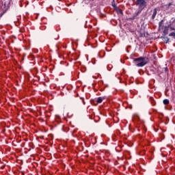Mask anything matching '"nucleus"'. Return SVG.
Returning <instances> with one entry per match:
<instances>
[{"mask_svg": "<svg viewBox=\"0 0 175 175\" xmlns=\"http://www.w3.org/2000/svg\"><path fill=\"white\" fill-rule=\"evenodd\" d=\"M134 62L136 66H138V68H142V66H144L148 64V58L146 57H140L134 59Z\"/></svg>", "mask_w": 175, "mask_h": 175, "instance_id": "1", "label": "nucleus"}, {"mask_svg": "<svg viewBox=\"0 0 175 175\" xmlns=\"http://www.w3.org/2000/svg\"><path fill=\"white\" fill-rule=\"evenodd\" d=\"M136 5L139 6L140 9L143 10L147 6V2L146 1V0H137Z\"/></svg>", "mask_w": 175, "mask_h": 175, "instance_id": "2", "label": "nucleus"}, {"mask_svg": "<svg viewBox=\"0 0 175 175\" xmlns=\"http://www.w3.org/2000/svg\"><path fill=\"white\" fill-rule=\"evenodd\" d=\"M169 28H170L171 31H175V20L171 23L169 25Z\"/></svg>", "mask_w": 175, "mask_h": 175, "instance_id": "3", "label": "nucleus"}, {"mask_svg": "<svg viewBox=\"0 0 175 175\" xmlns=\"http://www.w3.org/2000/svg\"><path fill=\"white\" fill-rule=\"evenodd\" d=\"M157 8H154L152 11V20H154V18H155V17L157 16Z\"/></svg>", "mask_w": 175, "mask_h": 175, "instance_id": "4", "label": "nucleus"}, {"mask_svg": "<svg viewBox=\"0 0 175 175\" xmlns=\"http://www.w3.org/2000/svg\"><path fill=\"white\" fill-rule=\"evenodd\" d=\"M169 28H170V27H169V26L165 27L163 33H165V35H167V33H169Z\"/></svg>", "mask_w": 175, "mask_h": 175, "instance_id": "5", "label": "nucleus"}, {"mask_svg": "<svg viewBox=\"0 0 175 175\" xmlns=\"http://www.w3.org/2000/svg\"><path fill=\"white\" fill-rule=\"evenodd\" d=\"M96 102L97 103H102V102H103V98L102 97H98V98L96 99Z\"/></svg>", "mask_w": 175, "mask_h": 175, "instance_id": "6", "label": "nucleus"}, {"mask_svg": "<svg viewBox=\"0 0 175 175\" xmlns=\"http://www.w3.org/2000/svg\"><path fill=\"white\" fill-rule=\"evenodd\" d=\"M163 103H164V105H169L170 101L167 99H165V100H163Z\"/></svg>", "mask_w": 175, "mask_h": 175, "instance_id": "7", "label": "nucleus"}, {"mask_svg": "<svg viewBox=\"0 0 175 175\" xmlns=\"http://www.w3.org/2000/svg\"><path fill=\"white\" fill-rule=\"evenodd\" d=\"M118 12L120 13V14H122V11L120 8H118Z\"/></svg>", "mask_w": 175, "mask_h": 175, "instance_id": "8", "label": "nucleus"}, {"mask_svg": "<svg viewBox=\"0 0 175 175\" xmlns=\"http://www.w3.org/2000/svg\"><path fill=\"white\" fill-rule=\"evenodd\" d=\"M140 13H142V10H139V11L136 13V16H139V14H140Z\"/></svg>", "mask_w": 175, "mask_h": 175, "instance_id": "9", "label": "nucleus"}, {"mask_svg": "<svg viewBox=\"0 0 175 175\" xmlns=\"http://www.w3.org/2000/svg\"><path fill=\"white\" fill-rule=\"evenodd\" d=\"M140 13H142V10H139V11L136 13V16H139V14H140Z\"/></svg>", "mask_w": 175, "mask_h": 175, "instance_id": "10", "label": "nucleus"}, {"mask_svg": "<svg viewBox=\"0 0 175 175\" xmlns=\"http://www.w3.org/2000/svg\"><path fill=\"white\" fill-rule=\"evenodd\" d=\"M140 13H142V10H139V11L136 13V16H139V14H140Z\"/></svg>", "mask_w": 175, "mask_h": 175, "instance_id": "11", "label": "nucleus"}, {"mask_svg": "<svg viewBox=\"0 0 175 175\" xmlns=\"http://www.w3.org/2000/svg\"><path fill=\"white\" fill-rule=\"evenodd\" d=\"M82 102H83V105H85V101H84V98H81Z\"/></svg>", "mask_w": 175, "mask_h": 175, "instance_id": "12", "label": "nucleus"}, {"mask_svg": "<svg viewBox=\"0 0 175 175\" xmlns=\"http://www.w3.org/2000/svg\"><path fill=\"white\" fill-rule=\"evenodd\" d=\"M172 5H173L172 3H169L168 6H172Z\"/></svg>", "mask_w": 175, "mask_h": 175, "instance_id": "13", "label": "nucleus"}, {"mask_svg": "<svg viewBox=\"0 0 175 175\" xmlns=\"http://www.w3.org/2000/svg\"><path fill=\"white\" fill-rule=\"evenodd\" d=\"M171 35H172V36H175V33H172Z\"/></svg>", "mask_w": 175, "mask_h": 175, "instance_id": "14", "label": "nucleus"}, {"mask_svg": "<svg viewBox=\"0 0 175 175\" xmlns=\"http://www.w3.org/2000/svg\"><path fill=\"white\" fill-rule=\"evenodd\" d=\"M2 16V15H0V17H1Z\"/></svg>", "mask_w": 175, "mask_h": 175, "instance_id": "15", "label": "nucleus"}]
</instances>
